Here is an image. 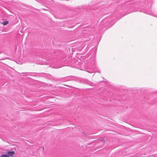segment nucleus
Wrapping results in <instances>:
<instances>
[{
    "label": "nucleus",
    "mask_w": 157,
    "mask_h": 157,
    "mask_svg": "<svg viewBox=\"0 0 157 157\" xmlns=\"http://www.w3.org/2000/svg\"><path fill=\"white\" fill-rule=\"evenodd\" d=\"M1 157H9V156L7 154L5 155H2Z\"/></svg>",
    "instance_id": "nucleus-3"
},
{
    "label": "nucleus",
    "mask_w": 157,
    "mask_h": 157,
    "mask_svg": "<svg viewBox=\"0 0 157 157\" xmlns=\"http://www.w3.org/2000/svg\"><path fill=\"white\" fill-rule=\"evenodd\" d=\"M9 23L8 21H6L5 22L1 23V24H2L4 25H5L8 24Z\"/></svg>",
    "instance_id": "nucleus-2"
},
{
    "label": "nucleus",
    "mask_w": 157,
    "mask_h": 157,
    "mask_svg": "<svg viewBox=\"0 0 157 157\" xmlns=\"http://www.w3.org/2000/svg\"><path fill=\"white\" fill-rule=\"evenodd\" d=\"M14 153L13 151L7 152V154L9 156H13L14 154Z\"/></svg>",
    "instance_id": "nucleus-1"
}]
</instances>
